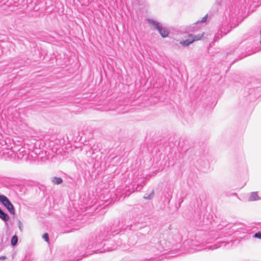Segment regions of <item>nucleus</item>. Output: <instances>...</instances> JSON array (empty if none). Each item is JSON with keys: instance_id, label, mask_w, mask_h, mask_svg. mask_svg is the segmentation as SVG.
<instances>
[{"instance_id": "1", "label": "nucleus", "mask_w": 261, "mask_h": 261, "mask_svg": "<svg viewBox=\"0 0 261 261\" xmlns=\"http://www.w3.org/2000/svg\"><path fill=\"white\" fill-rule=\"evenodd\" d=\"M241 230L236 228L235 226H226L223 228H219L217 230L207 232L203 230H197L194 235L191 234L184 243L189 246L191 249L196 250L216 249L226 246L229 242L232 241L228 239V237L233 233L239 234Z\"/></svg>"}, {"instance_id": "2", "label": "nucleus", "mask_w": 261, "mask_h": 261, "mask_svg": "<svg viewBox=\"0 0 261 261\" xmlns=\"http://www.w3.org/2000/svg\"><path fill=\"white\" fill-rule=\"evenodd\" d=\"M109 233L108 229H105L99 234H96L91 236L90 239L82 242L73 252L74 259L69 260L68 261H79L83 257L88 256L93 253H102L106 251H112L115 250L117 247H107L109 245Z\"/></svg>"}, {"instance_id": "3", "label": "nucleus", "mask_w": 261, "mask_h": 261, "mask_svg": "<svg viewBox=\"0 0 261 261\" xmlns=\"http://www.w3.org/2000/svg\"><path fill=\"white\" fill-rule=\"evenodd\" d=\"M133 176L134 184L132 189L126 190L125 195L127 196L135 191H140L145 185V179H149L150 177V175H147L145 177L142 176V174H140L139 172L134 173Z\"/></svg>"}, {"instance_id": "4", "label": "nucleus", "mask_w": 261, "mask_h": 261, "mask_svg": "<svg viewBox=\"0 0 261 261\" xmlns=\"http://www.w3.org/2000/svg\"><path fill=\"white\" fill-rule=\"evenodd\" d=\"M148 22L159 31L162 37L165 38L168 36L169 33L168 29L166 28H163L159 22L153 19H148Z\"/></svg>"}, {"instance_id": "5", "label": "nucleus", "mask_w": 261, "mask_h": 261, "mask_svg": "<svg viewBox=\"0 0 261 261\" xmlns=\"http://www.w3.org/2000/svg\"><path fill=\"white\" fill-rule=\"evenodd\" d=\"M44 153H45L42 150H40V149L35 148L33 150L30 149V152L28 153V159H27V160H43L44 158L43 154Z\"/></svg>"}, {"instance_id": "6", "label": "nucleus", "mask_w": 261, "mask_h": 261, "mask_svg": "<svg viewBox=\"0 0 261 261\" xmlns=\"http://www.w3.org/2000/svg\"><path fill=\"white\" fill-rule=\"evenodd\" d=\"M0 202L6 207L10 214H15V211L14 207L9 199L6 196L4 195H0Z\"/></svg>"}, {"instance_id": "7", "label": "nucleus", "mask_w": 261, "mask_h": 261, "mask_svg": "<svg viewBox=\"0 0 261 261\" xmlns=\"http://www.w3.org/2000/svg\"><path fill=\"white\" fill-rule=\"evenodd\" d=\"M203 32H202L201 34H198V35H196L190 34L189 36L188 39L181 41L180 44L184 46H187L189 45L190 44L192 43L194 41L199 40L201 39L203 37Z\"/></svg>"}, {"instance_id": "8", "label": "nucleus", "mask_w": 261, "mask_h": 261, "mask_svg": "<svg viewBox=\"0 0 261 261\" xmlns=\"http://www.w3.org/2000/svg\"><path fill=\"white\" fill-rule=\"evenodd\" d=\"M30 152V149L25 146L21 147L16 151V158L20 160H27L28 159V153Z\"/></svg>"}, {"instance_id": "9", "label": "nucleus", "mask_w": 261, "mask_h": 261, "mask_svg": "<svg viewBox=\"0 0 261 261\" xmlns=\"http://www.w3.org/2000/svg\"><path fill=\"white\" fill-rule=\"evenodd\" d=\"M0 153L2 157L5 159L16 158V152L12 149L4 148L0 151Z\"/></svg>"}, {"instance_id": "10", "label": "nucleus", "mask_w": 261, "mask_h": 261, "mask_svg": "<svg viewBox=\"0 0 261 261\" xmlns=\"http://www.w3.org/2000/svg\"><path fill=\"white\" fill-rule=\"evenodd\" d=\"M168 244L169 243L165 240H163L158 242V244L155 245V247L160 252L164 253V252L169 250V245H168Z\"/></svg>"}, {"instance_id": "11", "label": "nucleus", "mask_w": 261, "mask_h": 261, "mask_svg": "<svg viewBox=\"0 0 261 261\" xmlns=\"http://www.w3.org/2000/svg\"><path fill=\"white\" fill-rule=\"evenodd\" d=\"M225 19L226 22L231 21V19L233 18L234 14L232 11L229 9V11L226 10L225 12Z\"/></svg>"}, {"instance_id": "12", "label": "nucleus", "mask_w": 261, "mask_h": 261, "mask_svg": "<svg viewBox=\"0 0 261 261\" xmlns=\"http://www.w3.org/2000/svg\"><path fill=\"white\" fill-rule=\"evenodd\" d=\"M78 224H79V222H77V221H74V220H72L71 222H70V224L71 225V226H74V227L71 229H68V227L66 226V233L71 232L73 230L78 229L79 228V225H77Z\"/></svg>"}, {"instance_id": "13", "label": "nucleus", "mask_w": 261, "mask_h": 261, "mask_svg": "<svg viewBox=\"0 0 261 261\" xmlns=\"http://www.w3.org/2000/svg\"><path fill=\"white\" fill-rule=\"evenodd\" d=\"M51 181L54 185H59L63 182V180L62 178L57 176L53 177L50 178Z\"/></svg>"}, {"instance_id": "14", "label": "nucleus", "mask_w": 261, "mask_h": 261, "mask_svg": "<svg viewBox=\"0 0 261 261\" xmlns=\"http://www.w3.org/2000/svg\"><path fill=\"white\" fill-rule=\"evenodd\" d=\"M0 218L4 220V221H8L10 218L8 215L5 213L1 208H0Z\"/></svg>"}, {"instance_id": "15", "label": "nucleus", "mask_w": 261, "mask_h": 261, "mask_svg": "<svg viewBox=\"0 0 261 261\" xmlns=\"http://www.w3.org/2000/svg\"><path fill=\"white\" fill-rule=\"evenodd\" d=\"M259 199L257 192H251L249 197V200L250 201H255Z\"/></svg>"}, {"instance_id": "16", "label": "nucleus", "mask_w": 261, "mask_h": 261, "mask_svg": "<svg viewBox=\"0 0 261 261\" xmlns=\"http://www.w3.org/2000/svg\"><path fill=\"white\" fill-rule=\"evenodd\" d=\"M17 242H18V238H17V236H16V235L13 236L12 237V238L11 239V243L12 246H15L17 244Z\"/></svg>"}, {"instance_id": "17", "label": "nucleus", "mask_w": 261, "mask_h": 261, "mask_svg": "<svg viewBox=\"0 0 261 261\" xmlns=\"http://www.w3.org/2000/svg\"><path fill=\"white\" fill-rule=\"evenodd\" d=\"M154 196V190H152L150 194H145L144 198L145 199H151Z\"/></svg>"}, {"instance_id": "18", "label": "nucleus", "mask_w": 261, "mask_h": 261, "mask_svg": "<svg viewBox=\"0 0 261 261\" xmlns=\"http://www.w3.org/2000/svg\"><path fill=\"white\" fill-rule=\"evenodd\" d=\"M42 238L47 242H49V236L47 233H45L42 236Z\"/></svg>"}, {"instance_id": "19", "label": "nucleus", "mask_w": 261, "mask_h": 261, "mask_svg": "<svg viewBox=\"0 0 261 261\" xmlns=\"http://www.w3.org/2000/svg\"><path fill=\"white\" fill-rule=\"evenodd\" d=\"M253 237L257 239H261V232L258 231L255 233Z\"/></svg>"}, {"instance_id": "20", "label": "nucleus", "mask_w": 261, "mask_h": 261, "mask_svg": "<svg viewBox=\"0 0 261 261\" xmlns=\"http://www.w3.org/2000/svg\"><path fill=\"white\" fill-rule=\"evenodd\" d=\"M230 30H227V31H225V29H223V28L222 27L220 29V32L222 33H223L224 35H226L227 33H228L230 31Z\"/></svg>"}, {"instance_id": "21", "label": "nucleus", "mask_w": 261, "mask_h": 261, "mask_svg": "<svg viewBox=\"0 0 261 261\" xmlns=\"http://www.w3.org/2000/svg\"><path fill=\"white\" fill-rule=\"evenodd\" d=\"M207 18V15H205V16H204L202 18V19H201V20H200V21H198L197 22V23H199V22H205V21H206Z\"/></svg>"}, {"instance_id": "22", "label": "nucleus", "mask_w": 261, "mask_h": 261, "mask_svg": "<svg viewBox=\"0 0 261 261\" xmlns=\"http://www.w3.org/2000/svg\"><path fill=\"white\" fill-rule=\"evenodd\" d=\"M216 1V3L218 4V5H221V2H222V0H215Z\"/></svg>"}, {"instance_id": "23", "label": "nucleus", "mask_w": 261, "mask_h": 261, "mask_svg": "<svg viewBox=\"0 0 261 261\" xmlns=\"http://www.w3.org/2000/svg\"><path fill=\"white\" fill-rule=\"evenodd\" d=\"M70 137H67L68 139L69 140V139H71V140H72L73 139V137L72 136L70 135V134L69 135Z\"/></svg>"}, {"instance_id": "24", "label": "nucleus", "mask_w": 261, "mask_h": 261, "mask_svg": "<svg viewBox=\"0 0 261 261\" xmlns=\"http://www.w3.org/2000/svg\"><path fill=\"white\" fill-rule=\"evenodd\" d=\"M6 256H0V259H3V260H4V259H6Z\"/></svg>"}, {"instance_id": "25", "label": "nucleus", "mask_w": 261, "mask_h": 261, "mask_svg": "<svg viewBox=\"0 0 261 261\" xmlns=\"http://www.w3.org/2000/svg\"><path fill=\"white\" fill-rule=\"evenodd\" d=\"M21 222L19 221V229H21Z\"/></svg>"}, {"instance_id": "26", "label": "nucleus", "mask_w": 261, "mask_h": 261, "mask_svg": "<svg viewBox=\"0 0 261 261\" xmlns=\"http://www.w3.org/2000/svg\"><path fill=\"white\" fill-rule=\"evenodd\" d=\"M112 110H113V109H110V108L104 109V110H105V111Z\"/></svg>"}, {"instance_id": "27", "label": "nucleus", "mask_w": 261, "mask_h": 261, "mask_svg": "<svg viewBox=\"0 0 261 261\" xmlns=\"http://www.w3.org/2000/svg\"><path fill=\"white\" fill-rule=\"evenodd\" d=\"M117 233H118V232H116V233H115V232L114 231V232H112V235H113V236H114L115 234H117Z\"/></svg>"}, {"instance_id": "28", "label": "nucleus", "mask_w": 261, "mask_h": 261, "mask_svg": "<svg viewBox=\"0 0 261 261\" xmlns=\"http://www.w3.org/2000/svg\"><path fill=\"white\" fill-rule=\"evenodd\" d=\"M225 22H224V23H226V22H227L225 20Z\"/></svg>"}]
</instances>
